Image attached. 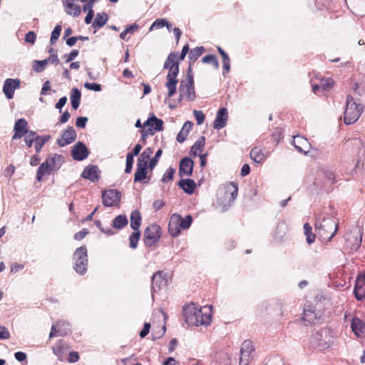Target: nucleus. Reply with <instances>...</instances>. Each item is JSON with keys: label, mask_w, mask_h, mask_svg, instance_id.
I'll list each match as a JSON object with an SVG mask.
<instances>
[{"label": "nucleus", "mask_w": 365, "mask_h": 365, "mask_svg": "<svg viewBox=\"0 0 365 365\" xmlns=\"http://www.w3.org/2000/svg\"><path fill=\"white\" fill-rule=\"evenodd\" d=\"M178 185L187 194H192L195 190V182L192 179H182L178 182Z\"/></svg>", "instance_id": "obj_26"}, {"label": "nucleus", "mask_w": 365, "mask_h": 365, "mask_svg": "<svg viewBox=\"0 0 365 365\" xmlns=\"http://www.w3.org/2000/svg\"><path fill=\"white\" fill-rule=\"evenodd\" d=\"M202 63H212L215 68H219V62L215 55H207L202 58Z\"/></svg>", "instance_id": "obj_48"}, {"label": "nucleus", "mask_w": 365, "mask_h": 365, "mask_svg": "<svg viewBox=\"0 0 365 365\" xmlns=\"http://www.w3.org/2000/svg\"><path fill=\"white\" fill-rule=\"evenodd\" d=\"M183 315L185 322L190 326L208 325L212 319V307L198 308L195 304L192 303L183 307Z\"/></svg>", "instance_id": "obj_1"}, {"label": "nucleus", "mask_w": 365, "mask_h": 365, "mask_svg": "<svg viewBox=\"0 0 365 365\" xmlns=\"http://www.w3.org/2000/svg\"><path fill=\"white\" fill-rule=\"evenodd\" d=\"M226 198H228L230 203H232L238 193V185L236 182H232L225 187Z\"/></svg>", "instance_id": "obj_23"}, {"label": "nucleus", "mask_w": 365, "mask_h": 365, "mask_svg": "<svg viewBox=\"0 0 365 365\" xmlns=\"http://www.w3.org/2000/svg\"><path fill=\"white\" fill-rule=\"evenodd\" d=\"M87 117H78L76 119V125L77 127L80 128H84L86 127V123L88 122Z\"/></svg>", "instance_id": "obj_59"}, {"label": "nucleus", "mask_w": 365, "mask_h": 365, "mask_svg": "<svg viewBox=\"0 0 365 365\" xmlns=\"http://www.w3.org/2000/svg\"><path fill=\"white\" fill-rule=\"evenodd\" d=\"M26 135L24 138V142L29 148H31L33 145V143L36 141V137L38 135H36V132L33 130L28 131Z\"/></svg>", "instance_id": "obj_45"}, {"label": "nucleus", "mask_w": 365, "mask_h": 365, "mask_svg": "<svg viewBox=\"0 0 365 365\" xmlns=\"http://www.w3.org/2000/svg\"><path fill=\"white\" fill-rule=\"evenodd\" d=\"M254 346L251 341H245L240 349V365H248L250 360V355L254 351Z\"/></svg>", "instance_id": "obj_12"}, {"label": "nucleus", "mask_w": 365, "mask_h": 365, "mask_svg": "<svg viewBox=\"0 0 365 365\" xmlns=\"http://www.w3.org/2000/svg\"><path fill=\"white\" fill-rule=\"evenodd\" d=\"M61 26L60 25H56L54 27V29L51 32L50 43L51 44H54L56 41L58 39L61 32Z\"/></svg>", "instance_id": "obj_47"}, {"label": "nucleus", "mask_w": 365, "mask_h": 365, "mask_svg": "<svg viewBox=\"0 0 365 365\" xmlns=\"http://www.w3.org/2000/svg\"><path fill=\"white\" fill-rule=\"evenodd\" d=\"M177 213L172 215L168 224V232L173 237H177L180 233L181 228L178 222Z\"/></svg>", "instance_id": "obj_25"}, {"label": "nucleus", "mask_w": 365, "mask_h": 365, "mask_svg": "<svg viewBox=\"0 0 365 365\" xmlns=\"http://www.w3.org/2000/svg\"><path fill=\"white\" fill-rule=\"evenodd\" d=\"M141 224V215L138 210H134L130 215V227L135 231H140Z\"/></svg>", "instance_id": "obj_32"}, {"label": "nucleus", "mask_w": 365, "mask_h": 365, "mask_svg": "<svg viewBox=\"0 0 365 365\" xmlns=\"http://www.w3.org/2000/svg\"><path fill=\"white\" fill-rule=\"evenodd\" d=\"M228 120V112L226 108H221L218 110L213 128L216 130H220L226 126Z\"/></svg>", "instance_id": "obj_18"}, {"label": "nucleus", "mask_w": 365, "mask_h": 365, "mask_svg": "<svg viewBox=\"0 0 365 365\" xmlns=\"http://www.w3.org/2000/svg\"><path fill=\"white\" fill-rule=\"evenodd\" d=\"M28 122L24 118L18 119L14 126V134L12 137L13 140L21 138L28 131Z\"/></svg>", "instance_id": "obj_16"}, {"label": "nucleus", "mask_w": 365, "mask_h": 365, "mask_svg": "<svg viewBox=\"0 0 365 365\" xmlns=\"http://www.w3.org/2000/svg\"><path fill=\"white\" fill-rule=\"evenodd\" d=\"M140 237V231L133 232L129 237L130 247L133 249H135L138 245V240Z\"/></svg>", "instance_id": "obj_46"}, {"label": "nucleus", "mask_w": 365, "mask_h": 365, "mask_svg": "<svg viewBox=\"0 0 365 365\" xmlns=\"http://www.w3.org/2000/svg\"><path fill=\"white\" fill-rule=\"evenodd\" d=\"M178 218V220L177 221L181 230H187L190 227L192 222V217L191 215H187L183 218L180 215L177 214V219Z\"/></svg>", "instance_id": "obj_35"}, {"label": "nucleus", "mask_w": 365, "mask_h": 365, "mask_svg": "<svg viewBox=\"0 0 365 365\" xmlns=\"http://www.w3.org/2000/svg\"><path fill=\"white\" fill-rule=\"evenodd\" d=\"M50 135H38L35 141V150L38 153L43 145L50 139Z\"/></svg>", "instance_id": "obj_41"}, {"label": "nucleus", "mask_w": 365, "mask_h": 365, "mask_svg": "<svg viewBox=\"0 0 365 365\" xmlns=\"http://www.w3.org/2000/svg\"><path fill=\"white\" fill-rule=\"evenodd\" d=\"M10 338V333L8 329L4 327L0 326V339L5 340Z\"/></svg>", "instance_id": "obj_57"}, {"label": "nucleus", "mask_w": 365, "mask_h": 365, "mask_svg": "<svg viewBox=\"0 0 365 365\" xmlns=\"http://www.w3.org/2000/svg\"><path fill=\"white\" fill-rule=\"evenodd\" d=\"M319 175H323L327 183L332 184L334 182L335 175L332 170L329 168H323L319 173Z\"/></svg>", "instance_id": "obj_39"}, {"label": "nucleus", "mask_w": 365, "mask_h": 365, "mask_svg": "<svg viewBox=\"0 0 365 365\" xmlns=\"http://www.w3.org/2000/svg\"><path fill=\"white\" fill-rule=\"evenodd\" d=\"M150 329V323L145 322L144 324L143 329L140 332V336L141 338L145 337V336L149 333Z\"/></svg>", "instance_id": "obj_62"}, {"label": "nucleus", "mask_w": 365, "mask_h": 365, "mask_svg": "<svg viewBox=\"0 0 365 365\" xmlns=\"http://www.w3.org/2000/svg\"><path fill=\"white\" fill-rule=\"evenodd\" d=\"M163 121L155 117V115L152 114L148 118V120L143 123V127H149L154 132L160 131L163 130Z\"/></svg>", "instance_id": "obj_21"}, {"label": "nucleus", "mask_w": 365, "mask_h": 365, "mask_svg": "<svg viewBox=\"0 0 365 365\" xmlns=\"http://www.w3.org/2000/svg\"><path fill=\"white\" fill-rule=\"evenodd\" d=\"M78 50L73 49L69 53L65 54L64 58H66V63L71 62L78 56Z\"/></svg>", "instance_id": "obj_55"}, {"label": "nucleus", "mask_w": 365, "mask_h": 365, "mask_svg": "<svg viewBox=\"0 0 365 365\" xmlns=\"http://www.w3.org/2000/svg\"><path fill=\"white\" fill-rule=\"evenodd\" d=\"M292 143L299 153L309 152V143L306 138L299 135L294 136Z\"/></svg>", "instance_id": "obj_20"}, {"label": "nucleus", "mask_w": 365, "mask_h": 365, "mask_svg": "<svg viewBox=\"0 0 365 365\" xmlns=\"http://www.w3.org/2000/svg\"><path fill=\"white\" fill-rule=\"evenodd\" d=\"M162 153L163 152L161 149L158 150L157 152L155 153V156L153 158H151L149 163V168L150 170H153L156 166L159 160V158L162 155Z\"/></svg>", "instance_id": "obj_50"}, {"label": "nucleus", "mask_w": 365, "mask_h": 365, "mask_svg": "<svg viewBox=\"0 0 365 365\" xmlns=\"http://www.w3.org/2000/svg\"><path fill=\"white\" fill-rule=\"evenodd\" d=\"M361 244V235L358 233L352 235L350 239L346 240V245L351 252H356L359 250Z\"/></svg>", "instance_id": "obj_27"}, {"label": "nucleus", "mask_w": 365, "mask_h": 365, "mask_svg": "<svg viewBox=\"0 0 365 365\" xmlns=\"http://www.w3.org/2000/svg\"><path fill=\"white\" fill-rule=\"evenodd\" d=\"M147 167L148 165L145 163H137V169L135 173L134 181L141 182L146 178L147 176Z\"/></svg>", "instance_id": "obj_28"}, {"label": "nucleus", "mask_w": 365, "mask_h": 365, "mask_svg": "<svg viewBox=\"0 0 365 365\" xmlns=\"http://www.w3.org/2000/svg\"><path fill=\"white\" fill-rule=\"evenodd\" d=\"M121 198V192L117 190H106L102 194V201L105 207L118 205Z\"/></svg>", "instance_id": "obj_9"}, {"label": "nucleus", "mask_w": 365, "mask_h": 365, "mask_svg": "<svg viewBox=\"0 0 365 365\" xmlns=\"http://www.w3.org/2000/svg\"><path fill=\"white\" fill-rule=\"evenodd\" d=\"M36 35L34 31H29L25 36V41L28 43H34Z\"/></svg>", "instance_id": "obj_60"}, {"label": "nucleus", "mask_w": 365, "mask_h": 365, "mask_svg": "<svg viewBox=\"0 0 365 365\" xmlns=\"http://www.w3.org/2000/svg\"><path fill=\"white\" fill-rule=\"evenodd\" d=\"M362 111V105L356 103L351 96H348L344 115V123L347 125L355 123L360 117Z\"/></svg>", "instance_id": "obj_4"}, {"label": "nucleus", "mask_w": 365, "mask_h": 365, "mask_svg": "<svg viewBox=\"0 0 365 365\" xmlns=\"http://www.w3.org/2000/svg\"><path fill=\"white\" fill-rule=\"evenodd\" d=\"M364 327L365 324L361 319L359 318H354L352 319L351 327L357 337L363 336Z\"/></svg>", "instance_id": "obj_30"}, {"label": "nucleus", "mask_w": 365, "mask_h": 365, "mask_svg": "<svg viewBox=\"0 0 365 365\" xmlns=\"http://www.w3.org/2000/svg\"><path fill=\"white\" fill-rule=\"evenodd\" d=\"M194 116L197 120L198 125L203 123L205 120V115L201 110H194Z\"/></svg>", "instance_id": "obj_56"}, {"label": "nucleus", "mask_w": 365, "mask_h": 365, "mask_svg": "<svg viewBox=\"0 0 365 365\" xmlns=\"http://www.w3.org/2000/svg\"><path fill=\"white\" fill-rule=\"evenodd\" d=\"M168 279L165 274L163 271H158L152 276V289L153 292H158L162 288L167 286Z\"/></svg>", "instance_id": "obj_15"}, {"label": "nucleus", "mask_w": 365, "mask_h": 365, "mask_svg": "<svg viewBox=\"0 0 365 365\" xmlns=\"http://www.w3.org/2000/svg\"><path fill=\"white\" fill-rule=\"evenodd\" d=\"M76 132L72 126L68 127L56 140L60 147H64L72 143L76 139Z\"/></svg>", "instance_id": "obj_10"}, {"label": "nucleus", "mask_w": 365, "mask_h": 365, "mask_svg": "<svg viewBox=\"0 0 365 365\" xmlns=\"http://www.w3.org/2000/svg\"><path fill=\"white\" fill-rule=\"evenodd\" d=\"M174 173H175V170L173 168H168L164 173L163 178H162V181L163 182H166L169 180H172L173 178V176H174Z\"/></svg>", "instance_id": "obj_53"}, {"label": "nucleus", "mask_w": 365, "mask_h": 365, "mask_svg": "<svg viewBox=\"0 0 365 365\" xmlns=\"http://www.w3.org/2000/svg\"><path fill=\"white\" fill-rule=\"evenodd\" d=\"M153 153V150L150 148H145L143 152L140 154V158L138 160V163H145L148 165V160L150 159L151 155Z\"/></svg>", "instance_id": "obj_44"}, {"label": "nucleus", "mask_w": 365, "mask_h": 365, "mask_svg": "<svg viewBox=\"0 0 365 365\" xmlns=\"http://www.w3.org/2000/svg\"><path fill=\"white\" fill-rule=\"evenodd\" d=\"M128 220L125 215H119L112 222V226L116 230H121L128 225Z\"/></svg>", "instance_id": "obj_33"}, {"label": "nucleus", "mask_w": 365, "mask_h": 365, "mask_svg": "<svg viewBox=\"0 0 365 365\" xmlns=\"http://www.w3.org/2000/svg\"><path fill=\"white\" fill-rule=\"evenodd\" d=\"M180 101L186 98L188 101H192L195 98L194 89V79L191 74H187V80L182 81L179 87Z\"/></svg>", "instance_id": "obj_7"}, {"label": "nucleus", "mask_w": 365, "mask_h": 365, "mask_svg": "<svg viewBox=\"0 0 365 365\" xmlns=\"http://www.w3.org/2000/svg\"><path fill=\"white\" fill-rule=\"evenodd\" d=\"M84 87L88 90L98 92L101 91V86L98 83L86 82Z\"/></svg>", "instance_id": "obj_54"}, {"label": "nucleus", "mask_w": 365, "mask_h": 365, "mask_svg": "<svg viewBox=\"0 0 365 365\" xmlns=\"http://www.w3.org/2000/svg\"><path fill=\"white\" fill-rule=\"evenodd\" d=\"M81 97V91L76 88H72L71 92V106L74 110H76L79 107Z\"/></svg>", "instance_id": "obj_34"}, {"label": "nucleus", "mask_w": 365, "mask_h": 365, "mask_svg": "<svg viewBox=\"0 0 365 365\" xmlns=\"http://www.w3.org/2000/svg\"><path fill=\"white\" fill-rule=\"evenodd\" d=\"M321 88L323 91L331 88L334 84V81L331 78L322 79L320 81Z\"/></svg>", "instance_id": "obj_52"}, {"label": "nucleus", "mask_w": 365, "mask_h": 365, "mask_svg": "<svg viewBox=\"0 0 365 365\" xmlns=\"http://www.w3.org/2000/svg\"><path fill=\"white\" fill-rule=\"evenodd\" d=\"M71 153L75 160L81 161L88 156L89 151L83 143L78 142L72 147Z\"/></svg>", "instance_id": "obj_13"}, {"label": "nucleus", "mask_w": 365, "mask_h": 365, "mask_svg": "<svg viewBox=\"0 0 365 365\" xmlns=\"http://www.w3.org/2000/svg\"><path fill=\"white\" fill-rule=\"evenodd\" d=\"M177 58L178 53H171L164 63V68L169 70L166 76L167 82L165 83V87L168 90V97H172L175 93L177 89V76L179 73V64Z\"/></svg>", "instance_id": "obj_2"}, {"label": "nucleus", "mask_w": 365, "mask_h": 365, "mask_svg": "<svg viewBox=\"0 0 365 365\" xmlns=\"http://www.w3.org/2000/svg\"><path fill=\"white\" fill-rule=\"evenodd\" d=\"M315 227L322 238L330 241L336 235L339 229V224L336 223L333 218H326L322 215H318L316 218Z\"/></svg>", "instance_id": "obj_3"}, {"label": "nucleus", "mask_w": 365, "mask_h": 365, "mask_svg": "<svg viewBox=\"0 0 365 365\" xmlns=\"http://www.w3.org/2000/svg\"><path fill=\"white\" fill-rule=\"evenodd\" d=\"M66 12L73 16H78L81 14V9L79 5L71 0L63 1Z\"/></svg>", "instance_id": "obj_24"}, {"label": "nucleus", "mask_w": 365, "mask_h": 365, "mask_svg": "<svg viewBox=\"0 0 365 365\" xmlns=\"http://www.w3.org/2000/svg\"><path fill=\"white\" fill-rule=\"evenodd\" d=\"M66 102L67 98L66 96L61 98L55 106L56 108L59 109L60 112H61V109L66 105Z\"/></svg>", "instance_id": "obj_64"}, {"label": "nucleus", "mask_w": 365, "mask_h": 365, "mask_svg": "<svg viewBox=\"0 0 365 365\" xmlns=\"http://www.w3.org/2000/svg\"><path fill=\"white\" fill-rule=\"evenodd\" d=\"M71 331L70 324L65 321H59L56 325L53 324L49 334V337L52 338L56 336V333L59 336H63L68 334Z\"/></svg>", "instance_id": "obj_17"}, {"label": "nucleus", "mask_w": 365, "mask_h": 365, "mask_svg": "<svg viewBox=\"0 0 365 365\" xmlns=\"http://www.w3.org/2000/svg\"><path fill=\"white\" fill-rule=\"evenodd\" d=\"M74 261L73 269L79 274H84L88 267V253L85 246L77 248L73 256Z\"/></svg>", "instance_id": "obj_6"}, {"label": "nucleus", "mask_w": 365, "mask_h": 365, "mask_svg": "<svg viewBox=\"0 0 365 365\" xmlns=\"http://www.w3.org/2000/svg\"><path fill=\"white\" fill-rule=\"evenodd\" d=\"M134 157L131 155V153H128L126 155V165L125 173H130L132 171L133 165L134 162Z\"/></svg>", "instance_id": "obj_51"}, {"label": "nucleus", "mask_w": 365, "mask_h": 365, "mask_svg": "<svg viewBox=\"0 0 365 365\" xmlns=\"http://www.w3.org/2000/svg\"><path fill=\"white\" fill-rule=\"evenodd\" d=\"M223 63V71H222V75L225 76L227 73H228L230 71V58H227V59L222 60Z\"/></svg>", "instance_id": "obj_58"}, {"label": "nucleus", "mask_w": 365, "mask_h": 365, "mask_svg": "<svg viewBox=\"0 0 365 365\" xmlns=\"http://www.w3.org/2000/svg\"><path fill=\"white\" fill-rule=\"evenodd\" d=\"M194 163L188 157L183 158L180 162L179 173L180 176H190L192 173Z\"/></svg>", "instance_id": "obj_19"}, {"label": "nucleus", "mask_w": 365, "mask_h": 365, "mask_svg": "<svg viewBox=\"0 0 365 365\" xmlns=\"http://www.w3.org/2000/svg\"><path fill=\"white\" fill-rule=\"evenodd\" d=\"M250 158L257 163H260L265 159V156L262 152V150L257 147L252 149L250 152Z\"/></svg>", "instance_id": "obj_36"}, {"label": "nucleus", "mask_w": 365, "mask_h": 365, "mask_svg": "<svg viewBox=\"0 0 365 365\" xmlns=\"http://www.w3.org/2000/svg\"><path fill=\"white\" fill-rule=\"evenodd\" d=\"M88 232L87 231L86 229H83L82 230H81L75 234L74 239L76 240H81L84 237H86V236L88 235Z\"/></svg>", "instance_id": "obj_61"}, {"label": "nucleus", "mask_w": 365, "mask_h": 365, "mask_svg": "<svg viewBox=\"0 0 365 365\" xmlns=\"http://www.w3.org/2000/svg\"><path fill=\"white\" fill-rule=\"evenodd\" d=\"M98 168L96 165H90L85 168L81 176L86 179H88L92 182L97 181L99 178Z\"/></svg>", "instance_id": "obj_22"}, {"label": "nucleus", "mask_w": 365, "mask_h": 365, "mask_svg": "<svg viewBox=\"0 0 365 365\" xmlns=\"http://www.w3.org/2000/svg\"><path fill=\"white\" fill-rule=\"evenodd\" d=\"M164 26H166L168 29H170L171 24L164 19H158L153 23L149 30L152 31L154 29H159Z\"/></svg>", "instance_id": "obj_42"}, {"label": "nucleus", "mask_w": 365, "mask_h": 365, "mask_svg": "<svg viewBox=\"0 0 365 365\" xmlns=\"http://www.w3.org/2000/svg\"><path fill=\"white\" fill-rule=\"evenodd\" d=\"M193 123L190 121H187L184 123L180 131L178 133L176 137L178 142L182 143L187 138L190 130L192 129Z\"/></svg>", "instance_id": "obj_29"}, {"label": "nucleus", "mask_w": 365, "mask_h": 365, "mask_svg": "<svg viewBox=\"0 0 365 365\" xmlns=\"http://www.w3.org/2000/svg\"><path fill=\"white\" fill-rule=\"evenodd\" d=\"M205 143V138L204 136L200 137L197 141L195 142L191 148V153L194 156L197 155L198 151H201Z\"/></svg>", "instance_id": "obj_37"}, {"label": "nucleus", "mask_w": 365, "mask_h": 365, "mask_svg": "<svg viewBox=\"0 0 365 365\" xmlns=\"http://www.w3.org/2000/svg\"><path fill=\"white\" fill-rule=\"evenodd\" d=\"M312 227L309 223H305L304 225V235L306 236V241L309 245H311L314 242L316 236L312 232Z\"/></svg>", "instance_id": "obj_38"}, {"label": "nucleus", "mask_w": 365, "mask_h": 365, "mask_svg": "<svg viewBox=\"0 0 365 365\" xmlns=\"http://www.w3.org/2000/svg\"><path fill=\"white\" fill-rule=\"evenodd\" d=\"M78 359H79V355H78V352H76V351L70 352L68 359V362L75 363V362L78 361Z\"/></svg>", "instance_id": "obj_63"}, {"label": "nucleus", "mask_w": 365, "mask_h": 365, "mask_svg": "<svg viewBox=\"0 0 365 365\" xmlns=\"http://www.w3.org/2000/svg\"><path fill=\"white\" fill-rule=\"evenodd\" d=\"M205 48L203 46H197L192 49L189 53V59L192 62H195L197 58L204 53Z\"/></svg>", "instance_id": "obj_40"}, {"label": "nucleus", "mask_w": 365, "mask_h": 365, "mask_svg": "<svg viewBox=\"0 0 365 365\" xmlns=\"http://www.w3.org/2000/svg\"><path fill=\"white\" fill-rule=\"evenodd\" d=\"M356 299L362 301L365 299V272L359 273L356 277L354 289Z\"/></svg>", "instance_id": "obj_11"}, {"label": "nucleus", "mask_w": 365, "mask_h": 365, "mask_svg": "<svg viewBox=\"0 0 365 365\" xmlns=\"http://www.w3.org/2000/svg\"><path fill=\"white\" fill-rule=\"evenodd\" d=\"M108 20V16L106 13H98L93 22L92 26L95 29H100L107 23Z\"/></svg>", "instance_id": "obj_31"}, {"label": "nucleus", "mask_w": 365, "mask_h": 365, "mask_svg": "<svg viewBox=\"0 0 365 365\" xmlns=\"http://www.w3.org/2000/svg\"><path fill=\"white\" fill-rule=\"evenodd\" d=\"M47 64L48 60L46 59L42 61H34L33 69L36 72H41L45 69V67Z\"/></svg>", "instance_id": "obj_49"}, {"label": "nucleus", "mask_w": 365, "mask_h": 365, "mask_svg": "<svg viewBox=\"0 0 365 365\" xmlns=\"http://www.w3.org/2000/svg\"><path fill=\"white\" fill-rule=\"evenodd\" d=\"M62 162L63 157L61 155L54 154L48 157L38 168L36 173L37 180L41 182L46 174H49L53 170L58 169Z\"/></svg>", "instance_id": "obj_5"}, {"label": "nucleus", "mask_w": 365, "mask_h": 365, "mask_svg": "<svg viewBox=\"0 0 365 365\" xmlns=\"http://www.w3.org/2000/svg\"><path fill=\"white\" fill-rule=\"evenodd\" d=\"M317 317L311 308H304L303 319L309 323H314L317 320Z\"/></svg>", "instance_id": "obj_43"}, {"label": "nucleus", "mask_w": 365, "mask_h": 365, "mask_svg": "<svg viewBox=\"0 0 365 365\" xmlns=\"http://www.w3.org/2000/svg\"><path fill=\"white\" fill-rule=\"evenodd\" d=\"M20 80L14 78H6L3 86V92L8 99L14 98V91L20 86Z\"/></svg>", "instance_id": "obj_14"}, {"label": "nucleus", "mask_w": 365, "mask_h": 365, "mask_svg": "<svg viewBox=\"0 0 365 365\" xmlns=\"http://www.w3.org/2000/svg\"><path fill=\"white\" fill-rule=\"evenodd\" d=\"M160 237V227L157 225H151L144 232L143 241L146 246L153 245Z\"/></svg>", "instance_id": "obj_8"}]
</instances>
